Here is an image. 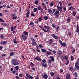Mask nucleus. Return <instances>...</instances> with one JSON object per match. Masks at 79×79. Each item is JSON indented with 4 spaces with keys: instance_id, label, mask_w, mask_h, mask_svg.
Segmentation results:
<instances>
[{
    "instance_id": "1",
    "label": "nucleus",
    "mask_w": 79,
    "mask_h": 79,
    "mask_svg": "<svg viewBox=\"0 0 79 79\" xmlns=\"http://www.w3.org/2000/svg\"><path fill=\"white\" fill-rule=\"evenodd\" d=\"M12 63L14 66H16V65H19V63L17 62V60L15 59H13L11 60Z\"/></svg>"
},
{
    "instance_id": "2",
    "label": "nucleus",
    "mask_w": 79,
    "mask_h": 79,
    "mask_svg": "<svg viewBox=\"0 0 79 79\" xmlns=\"http://www.w3.org/2000/svg\"><path fill=\"white\" fill-rule=\"evenodd\" d=\"M59 43H60L61 46H63L64 47H66V43L65 42H64L63 43L61 41V40H59Z\"/></svg>"
},
{
    "instance_id": "3",
    "label": "nucleus",
    "mask_w": 79,
    "mask_h": 79,
    "mask_svg": "<svg viewBox=\"0 0 79 79\" xmlns=\"http://www.w3.org/2000/svg\"><path fill=\"white\" fill-rule=\"evenodd\" d=\"M31 39L32 42V44L33 45H35L34 44H35L36 43V42L35 41V38H33V37H31Z\"/></svg>"
},
{
    "instance_id": "4",
    "label": "nucleus",
    "mask_w": 79,
    "mask_h": 79,
    "mask_svg": "<svg viewBox=\"0 0 79 79\" xmlns=\"http://www.w3.org/2000/svg\"><path fill=\"white\" fill-rule=\"evenodd\" d=\"M79 62H76V63H75V67L76 68V69H77V71H79Z\"/></svg>"
},
{
    "instance_id": "5",
    "label": "nucleus",
    "mask_w": 79,
    "mask_h": 79,
    "mask_svg": "<svg viewBox=\"0 0 79 79\" xmlns=\"http://www.w3.org/2000/svg\"><path fill=\"white\" fill-rule=\"evenodd\" d=\"M59 14H60V12L58 10H56L54 13L55 16H57V17H59Z\"/></svg>"
},
{
    "instance_id": "6",
    "label": "nucleus",
    "mask_w": 79,
    "mask_h": 79,
    "mask_svg": "<svg viewBox=\"0 0 79 79\" xmlns=\"http://www.w3.org/2000/svg\"><path fill=\"white\" fill-rule=\"evenodd\" d=\"M51 35L52 37H53V38L55 39H56V40H58L59 37H58V36L55 35V34H52Z\"/></svg>"
},
{
    "instance_id": "7",
    "label": "nucleus",
    "mask_w": 79,
    "mask_h": 79,
    "mask_svg": "<svg viewBox=\"0 0 79 79\" xmlns=\"http://www.w3.org/2000/svg\"><path fill=\"white\" fill-rule=\"evenodd\" d=\"M22 38L24 40H27V36L26 35L22 34L21 35Z\"/></svg>"
},
{
    "instance_id": "8",
    "label": "nucleus",
    "mask_w": 79,
    "mask_h": 79,
    "mask_svg": "<svg viewBox=\"0 0 79 79\" xmlns=\"http://www.w3.org/2000/svg\"><path fill=\"white\" fill-rule=\"evenodd\" d=\"M57 8L60 12H62V8H63V6H60V7L59 6H57Z\"/></svg>"
},
{
    "instance_id": "9",
    "label": "nucleus",
    "mask_w": 79,
    "mask_h": 79,
    "mask_svg": "<svg viewBox=\"0 0 79 79\" xmlns=\"http://www.w3.org/2000/svg\"><path fill=\"white\" fill-rule=\"evenodd\" d=\"M66 79H71V75L69 73H67L66 76Z\"/></svg>"
},
{
    "instance_id": "10",
    "label": "nucleus",
    "mask_w": 79,
    "mask_h": 79,
    "mask_svg": "<svg viewBox=\"0 0 79 79\" xmlns=\"http://www.w3.org/2000/svg\"><path fill=\"white\" fill-rule=\"evenodd\" d=\"M42 77H43L44 79H47L48 78V75L46 74L42 75Z\"/></svg>"
},
{
    "instance_id": "11",
    "label": "nucleus",
    "mask_w": 79,
    "mask_h": 79,
    "mask_svg": "<svg viewBox=\"0 0 79 79\" xmlns=\"http://www.w3.org/2000/svg\"><path fill=\"white\" fill-rule=\"evenodd\" d=\"M34 59L37 61H41L42 60V59L40 57H39L38 56H36Z\"/></svg>"
},
{
    "instance_id": "12",
    "label": "nucleus",
    "mask_w": 79,
    "mask_h": 79,
    "mask_svg": "<svg viewBox=\"0 0 79 79\" xmlns=\"http://www.w3.org/2000/svg\"><path fill=\"white\" fill-rule=\"evenodd\" d=\"M7 44V41H1L0 42V44H2V45H5V44Z\"/></svg>"
},
{
    "instance_id": "13",
    "label": "nucleus",
    "mask_w": 79,
    "mask_h": 79,
    "mask_svg": "<svg viewBox=\"0 0 79 79\" xmlns=\"http://www.w3.org/2000/svg\"><path fill=\"white\" fill-rule=\"evenodd\" d=\"M69 10H71L72 11H73V10H75V9L74 7H73L72 6H71L69 7Z\"/></svg>"
},
{
    "instance_id": "14",
    "label": "nucleus",
    "mask_w": 79,
    "mask_h": 79,
    "mask_svg": "<svg viewBox=\"0 0 79 79\" xmlns=\"http://www.w3.org/2000/svg\"><path fill=\"white\" fill-rule=\"evenodd\" d=\"M41 66L42 67H44V68H47V64L46 63H43L42 64Z\"/></svg>"
},
{
    "instance_id": "15",
    "label": "nucleus",
    "mask_w": 79,
    "mask_h": 79,
    "mask_svg": "<svg viewBox=\"0 0 79 79\" xmlns=\"http://www.w3.org/2000/svg\"><path fill=\"white\" fill-rule=\"evenodd\" d=\"M57 54H58L59 56H61L62 54V52L60 50H59L58 51Z\"/></svg>"
},
{
    "instance_id": "16",
    "label": "nucleus",
    "mask_w": 79,
    "mask_h": 79,
    "mask_svg": "<svg viewBox=\"0 0 79 79\" xmlns=\"http://www.w3.org/2000/svg\"><path fill=\"white\" fill-rule=\"evenodd\" d=\"M76 29L77 30V31L76 30V32H77L78 33H79V27L78 24H77V25Z\"/></svg>"
},
{
    "instance_id": "17",
    "label": "nucleus",
    "mask_w": 79,
    "mask_h": 79,
    "mask_svg": "<svg viewBox=\"0 0 79 79\" xmlns=\"http://www.w3.org/2000/svg\"><path fill=\"white\" fill-rule=\"evenodd\" d=\"M1 26H5V27H7L8 26V24L4 23H1Z\"/></svg>"
},
{
    "instance_id": "18",
    "label": "nucleus",
    "mask_w": 79,
    "mask_h": 79,
    "mask_svg": "<svg viewBox=\"0 0 79 79\" xmlns=\"http://www.w3.org/2000/svg\"><path fill=\"white\" fill-rule=\"evenodd\" d=\"M23 35H25L27 36H28V32L25 31L23 32Z\"/></svg>"
},
{
    "instance_id": "19",
    "label": "nucleus",
    "mask_w": 79,
    "mask_h": 79,
    "mask_svg": "<svg viewBox=\"0 0 79 79\" xmlns=\"http://www.w3.org/2000/svg\"><path fill=\"white\" fill-rule=\"evenodd\" d=\"M39 27H40V28L42 29V30L44 31V32H47V31L45 30V29L44 28V27H43L41 26H40Z\"/></svg>"
},
{
    "instance_id": "20",
    "label": "nucleus",
    "mask_w": 79,
    "mask_h": 79,
    "mask_svg": "<svg viewBox=\"0 0 79 79\" xmlns=\"http://www.w3.org/2000/svg\"><path fill=\"white\" fill-rule=\"evenodd\" d=\"M46 53L48 56V55H52V52H48V51H46Z\"/></svg>"
},
{
    "instance_id": "21",
    "label": "nucleus",
    "mask_w": 79,
    "mask_h": 79,
    "mask_svg": "<svg viewBox=\"0 0 79 79\" xmlns=\"http://www.w3.org/2000/svg\"><path fill=\"white\" fill-rule=\"evenodd\" d=\"M30 13V11L29 10L28 11V12L27 13V15H26V17L27 18H29V13Z\"/></svg>"
},
{
    "instance_id": "22",
    "label": "nucleus",
    "mask_w": 79,
    "mask_h": 79,
    "mask_svg": "<svg viewBox=\"0 0 79 79\" xmlns=\"http://www.w3.org/2000/svg\"><path fill=\"white\" fill-rule=\"evenodd\" d=\"M49 58L51 59L52 61H54L55 60V59L53 56H50L49 57Z\"/></svg>"
},
{
    "instance_id": "23",
    "label": "nucleus",
    "mask_w": 79,
    "mask_h": 79,
    "mask_svg": "<svg viewBox=\"0 0 79 79\" xmlns=\"http://www.w3.org/2000/svg\"><path fill=\"white\" fill-rule=\"evenodd\" d=\"M73 69H74V67H70L69 68V71H73V70H74Z\"/></svg>"
},
{
    "instance_id": "24",
    "label": "nucleus",
    "mask_w": 79,
    "mask_h": 79,
    "mask_svg": "<svg viewBox=\"0 0 79 79\" xmlns=\"http://www.w3.org/2000/svg\"><path fill=\"white\" fill-rule=\"evenodd\" d=\"M48 12L49 13V14H50V13H52V10L50 8L48 9Z\"/></svg>"
},
{
    "instance_id": "25",
    "label": "nucleus",
    "mask_w": 79,
    "mask_h": 79,
    "mask_svg": "<svg viewBox=\"0 0 79 79\" xmlns=\"http://www.w3.org/2000/svg\"><path fill=\"white\" fill-rule=\"evenodd\" d=\"M72 15L73 16H75L76 15V12L73 11L72 13Z\"/></svg>"
},
{
    "instance_id": "26",
    "label": "nucleus",
    "mask_w": 79,
    "mask_h": 79,
    "mask_svg": "<svg viewBox=\"0 0 79 79\" xmlns=\"http://www.w3.org/2000/svg\"><path fill=\"white\" fill-rule=\"evenodd\" d=\"M41 52H43V53H45L47 52H46V49H41Z\"/></svg>"
},
{
    "instance_id": "27",
    "label": "nucleus",
    "mask_w": 79,
    "mask_h": 79,
    "mask_svg": "<svg viewBox=\"0 0 79 79\" xmlns=\"http://www.w3.org/2000/svg\"><path fill=\"white\" fill-rule=\"evenodd\" d=\"M29 25L30 26H34V23L31 22L29 23Z\"/></svg>"
},
{
    "instance_id": "28",
    "label": "nucleus",
    "mask_w": 79,
    "mask_h": 79,
    "mask_svg": "<svg viewBox=\"0 0 79 79\" xmlns=\"http://www.w3.org/2000/svg\"><path fill=\"white\" fill-rule=\"evenodd\" d=\"M70 18H71L70 17H69L66 20V21H67V22H69L71 21V19H70Z\"/></svg>"
},
{
    "instance_id": "29",
    "label": "nucleus",
    "mask_w": 79,
    "mask_h": 79,
    "mask_svg": "<svg viewBox=\"0 0 79 79\" xmlns=\"http://www.w3.org/2000/svg\"><path fill=\"white\" fill-rule=\"evenodd\" d=\"M2 58L3 59L4 58H5V56H6V54H2Z\"/></svg>"
},
{
    "instance_id": "30",
    "label": "nucleus",
    "mask_w": 79,
    "mask_h": 79,
    "mask_svg": "<svg viewBox=\"0 0 79 79\" xmlns=\"http://www.w3.org/2000/svg\"><path fill=\"white\" fill-rule=\"evenodd\" d=\"M15 70H16V71H18V70H19V66H16L15 67Z\"/></svg>"
},
{
    "instance_id": "31",
    "label": "nucleus",
    "mask_w": 79,
    "mask_h": 79,
    "mask_svg": "<svg viewBox=\"0 0 79 79\" xmlns=\"http://www.w3.org/2000/svg\"><path fill=\"white\" fill-rule=\"evenodd\" d=\"M35 5H37L38 4H39V1H38L37 0H35Z\"/></svg>"
},
{
    "instance_id": "32",
    "label": "nucleus",
    "mask_w": 79,
    "mask_h": 79,
    "mask_svg": "<svg viewBox=\"0 0 79 79\" xmlns=\"http://www.w3.org/2000/svg\"><path fill=\"white\" fill-rule=\"evenodd\" d=\"M70 58L71 61H74V57L73 56H71L70 57Z\"/></svg>"
},
{
    "instance_id": "33",
    "label": "nucleus",
    "mask_w": 79,
    "mask_h": 79,
    "mask_svg": "<svg viewBox=\"0 0 79 79\" xmlns=\"http://www.w3.org/2000/svg\"><path fill=\"white\" fill-rule=\"evenodd\" d=\"M38 9L37 8H34L33 9V10L34 11V12L35 13V12H37V11Z\"/></svg>"
},
{
    "instance_id": "34",
    "label": "nucleus",
    "mask_w": 79,
    "mask_h": 79,
    "mask_svg": "<svg viewBox=\"0 0 79 79\" xmlns=\"http://www.w3.org/2000/svg\"><path fill=\"white\" fill-rule=\"evenodd\" d=\"M42 20V17H40L39 18H38V21L40 22V21H41Z\"/></svg>"
},
{
    "instance_id": "35",
    "label": "nucleus",
    "mask_w": 79,
    "mask_h": 79,
    "mask_svg": "<svg viewBox=\"0 0 79 79\" xmlns=\"http://www.w3.org/2000/svg\"><path fill=\"white\" fill-rule=\"evenodd\" d=\"M30 64L32 67H34L35 66V65L34 64V63H32V62H31L30 63Z\"/></svg>"
},
{
    "instance_id": "36",
    "label": "nucleus",
    "mask_w": 79,
    "mask_h": 79,
    "mask_svg": "<svg viewBox=\"0 0 79 79\" xmlns=\"http://www.w3.org/2000/svg\"><path fill=\"white\" fill-rule=\"evenodd\" d=\"M42 8V7H41V6H39L38 7V10H40Z\"/></svg>"
},
{
    "instance_id": "37",
    "label": "nucleus",
    "mask_w": 79,
    "mask_h": 79,
    "mask_svg": "<svg viewBox=\"0 0 79 79\" xmlns=\"http://www.w3.org/2000/svg\"><path fill=\"white\" fill-rule=\"evenodd\" d=\"M0 22H3L5 23V22L2 18H0Z\"/></svg>"
},
{
    "instance_id": "38",
    "label": "nucleus",
    "mask_w": 79,
    "mask_h": 79,
    "mask_svg": "<svg viewBox=\"0 0 79 79\" xmlns=\"http://www.w3.org/2000/svg\"><path fill=\"white\" fill-rule=\"evenodd\" d=\"M10 55L11 56H13V55H14V52H12L11 53H10Z\"/></svg>"
},
{
    "instance_id": "39",
    "label": "nucleus",
    "mask_w": 79,
    "mask_h": 79,
    "mask_svg": "<svg viewBox=\"0 0 79 79\" xmlns=\"http://www.w3.org/2000/svg\"><path fill=\"white\" fill-rule=\"evenodd\" d=\"M74 75L76 77H77V76H78V75H77V73L76 72H75L74 73Z\"/></svg>"
},
{
    "instance_id": "40",
    "label": "nucleus",
    "mask_w": 79,
    "mask_h": 79,
    "mask_svg": "<svg viewBox=\"0 0 79 79\" xmlns=\"http://www.w3.org/2000/svg\"><path fill=\"white\" fill-rule=\"evenodd\" d=\"M73 49H74L73 50L72 52V53L73 54L74 53V52H75V51H76V49H75V48H74L73 47L72 48Z\"/></svg>"
},
{
    "instance_id": "41",
    "label": "nucleus",
    "mask_w": 79,
    "mask_h": 79,
    "mask_svg": "<svg viewBox=\"0 0 79 79\" xmlns=\"http://www.w3.org/2000/svg\"><path fill=\"white\" fill-rule=\"evenodd\" d=\"M37 66H41V64L39 62H38L37 64Z\"/></svg>"
},
{
    "instance_id": "42",
    "label": "nucleus",
    "mask_w": 79,
    "mask_h": 79,
    "mask_svg": "<svg viewBox=\"0 0 79 79\" xmlns=\"http://www.w3.org/2000/svg\"><path fill=\"white\" fill-rule=\"evenodd\" d=\"M44 19L45 20H47V19H48V18L46 16L44 17Z\"/></svg>"
},
{
    "instance_id": "43",
    "label": "nucleus",
    "mask_w": 79,
    "mask_h": 79,
    "mask_svg": "<svg viewBox=\"0 0 79 79\" xmlns=\"http://www.w3.org/2000/svg\"><path fill=\"white\" fill-rule=\"evenodd\" d=\"M26 76H27V77H28V78L30 76V75H29V74L27 73H26Z\"/></svg>"
},
{
    "instance_id": "44",
    "label": "nucleus",
    "mask_w": 79,
    "mask_h": 79,
    "mask_svg": "<svg viewBox=\"0 0 79 79\" xmlns=\"http://www.w3.org/2000/svg\"><path fill=\"white\" fill-rule=\"evenodd\" d=\"M14 44H18V42L16 41V38H15L14 40Z\"/></svg>"
},
{
    "instance_id": "45",
    "label": "nucleus",
    "mask_w": 79,
    "mask_h": 79,
    "mask_svg": "<svg viewBox=\"0 0 79 79\" xmlns=\"http://www.w3.org/2000/svg\"><path fill=\"white\" fill-rule=\"evenodd\" d=\"M18 17H17V16H15L13 17L12 19L13 20L14 19H16Z\"/></svg>"
},
{
    "instance_id": "46",
    "label": "nucleus",
    "mask_w": 79,
    "mask_h": 79,
    "mask_svg": "<svg viewBox=\"0 0 79 79\" xmlns=\"http://www.w3.org/2000/svg\"><path fill=\"white\" fill-rule=\"evenodd\" d=\"M39 47L41 48H44V47H43L41 44H39Z\"/></svg>"
},
{
    "instance_id": "47",
    "label": "nucleus",
    "mask_w": 79,
    "mask_h": 79,
    "mask_svg": "<svg viewBox=\"0 0 79 79\" xmlns=\"http://www.w3.org/2000/svg\"><path fill=\"white\" fill-rule=\"evenodd\" d=\"M35 45H33L34 46H35L36 47H37L38 48H39V46L37 45V44L36 43L35 44H34Z\"/></svg>"
},
{
    "instance_id": "48",
    "label": "nucleus",
    "mask_w": 79,
    "mask_h": 79,
    "mask_svg": "<svg viewBox=\"0 0 79 79\" xmlns=\"http://www.w3.org/2000/svg\"><path fill=\"white\" fill-rule=\"evenodd\" d=\"M19 76L20 77H22L23 75V74H22V73H20L19 74Z\"/></svg>"
},
{
    "instance_id": "49",
    "label": "nucleus",
    "mask_w": 79,
    "mask_h": 79,
    "mask_svg": "<svg viewBox=\"0 0 79 79\" xmlns=\"http://www.w3.org/2000/svg\"><path fill=\"white\" fill-rule=\"evenodd\" d=\"M63 9L64 11H66V7H63Z\"/></svg>"
},
{
    "instance_id": "50",
    "label": "nucleus",
    "mask_w": 79,
    "mask_h": 79,
    "mask_svg": "<svg viewBox=\"0 0 79 79\" xmlns=\"http://www.w3.org/2000/svg\"><path fill=\"white\" fill-rule=\"evenodd\" d=\"M34 13L33 12H32L31 13V16H33V17L35 16V15H34Z\"/></svg>"
},
{
    "instance_id": "51",
    "label": "nucleus",
    "mask_w": 79,
    "mask_h": 79,
    "mask_svg": "<svg viewBox=\"0 0 79 79\" xmlns=\"http://www.w3.org/2000/svg\"><path fill=\"white\" fill-rule=\"evenodd\" d=\"M4 36H3V35H1L0 36V37L2 39H4Z\"/></svg>"
},
{
    "instance_id": "52",
    "label": "nucleus",
    "mask_w": 79,
    "mask_h": 79,
    "mask_svg": "<svg viewBox=\"0 0 79 79\" xmlns=\"http://www.w3.org/2000/svg\"><path fill=\"white\" fill-rule=\"evenodd\" d=\"M54 5V4H53V2H52L51 3L50 6H53Z\"/></svg>"
},
{
    "instance_id": "53",
    "label": "nucleus",
    "mask_w": 79,
    "mask_h": 79,
    "mask_svg": "<svg viewBox=\"0 0 79 79\" xmlns=\"http://www.w3.org/2000/svg\"><path fill=\"white\" fill-rule=\"evenodd\" d=\"M28 78H30L31 79H33L34 78V77L31 75H30V77H29Z\"/></svg>"
},
{
    "instance_id": "54",
    "label": "nucleus",
    "mask_w": 79,
    "mask_h": 79,
    "mask_svg": "<svg viewBox=\"0 0 79 79\" xmlns=\"http://www.w3.org/2000/svg\"><path fill=\"white\" fill-rule=\"evenodd\" d=\"M52 53H53L54 54H55L56 53V51L55 50H53L52 51Z\"/></svg>"
},
{
    "instance_id": "55",
    "label": "nucleus",
    "mask_w": 79,
    "mask_h": 79,
    "mask_svg": "<svg viewBox=\"0 0 79 79\" xmlns=\"http://www.w3.org/2000/svg\"><path fill=\"white\" fill-rule=\"evenodd\" d=\"M68 35L70 37L71 35V33L70 32H68Z\"/></svg>"
},
{
    "instance_id": "56",
    "label": "nucleus",
    "mask_w": 79,
    "mask_h": 79,
    "mask_svg": "<svg viewBox=\"0 0 79 79\" xmlns=\"http://www.w3.org/2000/svg\"><path fill=\"white\" fill-rule=\"evenodd\" d=\"M64 58H65V60H68V57H67V56H64Z\"/></svg>"
},
{
    "instance_id": "57",
    "label": "nucleus",
    "mask_w": 79,
    "mask_h": 79,
    "mask_svg": "<svg viewBox=\"0 0 79 79\" xmlns=\"http://www.w3.org/2000/svg\"><path fill=\"white\" fill-rule=\"evenodd\" d=\"M40 11L41 13H44V10H43V9H42H42H41Z\"/></svg>"
},
{
    "instance_id": "58",
    "label": "nucleus",
    "mask_w": 79,
    "mask_h": 79,
    "mask_svg": "<svg viewBox=\"0 0 79 79\" xmlns=\"http://www.w3.org/2000/svg\"><path fill=\"white\" fill-rule=\"evenodd\" d=\"M48 63L49 64H52L51 60L50 59L49 60Z\"/></svg>"
},
{
    "instance_id": "59",
    "label": "nucleus",
    "mask_w": 79,
    "mask_h": 79,
    "mask_svg": "<svg viewBox=\"0 0 79 79\" xmlns=\"http://www.w3.org/2000/svg\"><path fill=\"white\" fill-rule=\"evenodd\" d=\"M11 31H13V29H14V27H12L10 28Z\"/></svg>"
},
{
    "instance_id": "60",
    "label": "nucleus",
    "mask_w": 79,
    "mask_h": 79,
    "mask_svg": "<svg viewBox=\"0 0 79 79\" xmlns=\"http://www.w3.org/2000/svg\"><path fill=\"white\" fill-rule=\"evenodd\" d=\"M15 78L16 79H19V77L17 76H15Z\"/></svg>"
},
{
    "instance_id": "61",
    "label": "nucleus",
    "mask_w": 79,
    "mask_h": 79,
    "mask_svg": "<svg viewBox=\"0 0 79 79\" xmlns=\"http://www.w3.org/2000/svg\"><path fill=\"white\" fill-rule=\"evenodd\" d=\"M43 63H45L46 62V60L45 59H43L42 60Z\"/></svg>"
},
{
    "instance_id": "62",
    "label": "nucleus",
    "mask_w": 79,
    "mask_h": 79,
    "mask_svg": "<svg viewBox=\"0 0 79 79\" xmlns=\"http://www.w3.org/2000/svg\"><path fill=\"white\" fill-rule=\"evenodd\" d=\"M60 6H62V2L60 1L59 2Z\"/></svg>"
},
{
    "instance_id": "63",
    "label": "nucleus",
    "mask_w": 79,
    "mask_h": 79,
    "mask_svg": "<svg viewBox=\"0 0 79 79\" xmlns=\"http://www.w3.org/2000/svg\"><path fill=\"white\" fill-rule=\"evenodd\" d=\"M69 63V60H67V63L66 64V65H68V64Z\"/></svg>"
},
{
    "instance_id": "64",
    "label": "nucleus",
    "mask_w": 79,
    "mask_h": 79,
    "mask_svg": "<svg viewBox=\"0 0 79 79\" xmlns=\"http://www.w3.org/2000/svg\"><path fill=\"white\" fill-rule=\"evenodd\" d=\"M51 76H54V75H55V74H54V73H53V72H52L51 74Z\"/></svg>"
}]
</instances>
